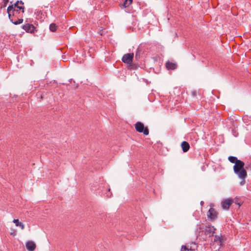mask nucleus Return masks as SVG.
I'll use <instances>...</instances> for the list:
<instances>
[{
  "mask_svg": "<svg viewBox=\"0 0 251 251\" xmlns=\"http://www.w3.org/2000/svg\"><path fill=\"white\" fill-rule=\"evenodd\" d=\"M135 128L137 131L140 133L143 132L145 135H148L149 133L148 128L145 127L144 124L140 122H138L135 124Z\"/></svg>",
  "mask_w": 251,
  "mask_h": 251,
  "instance_id": "7ed1b4c3",
  "label": "nucleus"
},
{
  "mask_svg": "<svg viewBox=\"0 0 251 251\" xmlns=\"http://www.w3.org/2000/svg\"><path fill=\"white\" fill-rule=\"evenodd\" d=\"M62 58H63V59H65V57H64L63 56H62Z\"/></svg>",
  "mask_w": 251,
  "mask_h": 251,
  "instance_id": "393cba45",
  "label": "nucleus"
},
{
  "mask_svg": "<svg viewBox=\"0 0 251 251\" xmlns=\"http://www.w3.org/2000/svg\"><path fill=\"white\" fill-rule=\"evenodd\" d=\"M215 241H218L219 243L221 244L222 241V239L221 237L218 235H216L215 237Z\"/></svg>",
  "mask_w": 251,
  "mask_h": 251,
  "instance_id": "f3484780",
  "label": "nucleus"
},
{
  "mask_svg": "<svg viewBox=\"0 0 251 251\" xmlns=\"http://www.w3.org/2000/svg\"><path fill=\"white\" fill-rule=\"evenodd\" d=\"M134 56L133 53H127L125 54L122 57V61L126 64H130L132 62Z\"/></svg>",
  "mask_w": 251,
  "mask_h": 251,
  "instance_id": "39448f33",
  "label": "nucleus"
},
{
  "mask_svg": "<svg viewBox=\"0 0 251 251\" xmlns=\"http://www.w3.org/2000/svg\"><path fill=\"white\" fill-rule=\"evenodd\" d=\"M22 28L26 32L29 33H33L35 29L34 26L32 24H26L22 25Z\"/></svg>",
  "mask_w": 251,
  "mask_h": 251,
  "instance_id": "423d86ee",
  "label": "nucleus"
},
{
  "mask_svg": "<svg viewBox=\"0 0 251 251\" xmlns=\"http://www.w3.org/2000/svg\"><path fill=\"white\" fill-rule=\"evenodd\" d=\"M245 164L241 160H238L233 166L234 173L240 179L244 180L247 176L246 171L244 169Z\"/></svg>",
  "mask_w": 251,
  "mask_h": 251,
  "instance_id": "f03ea898",
  "label": "nucleus"
},
{
  "mask_svg": "<svg viewBox=\"0 0 251 251\" xmlns=\"http://www.w3.org/2000/svg\"><path fill=\"white\" fill-rule=\"evenodd\" d=\"M192 94H193V95L195 96L196 94V92H193Z\"/></svg>",
  "mask_w": 251,
  "mask_h": 251,
  "instance_id": "4be33fe9",
  "label": "nucleus"
},
{
  "mask_svg": "<svg viewBox=\"0 0 251 251\" xmlns=\"http://www.w3.org/2000/svg\"><path fill=\"white\" fill-rule=\"evenodd\" d=\"M26 247L28 251H33L36 248V245L33 241H28L26 243Z\"/></svg>",
  "mask_w": 251,
  "mask_h": 251,
  "instance_id": "1a4fd4ad",
  "label": "nucleus"
},
{
  "mask_svg": "<svg viewBox=\"0 0 251 251\" xmlns=\"http://www.w3.org/2000/svg\"><path fill=\"white\" fill-rule=\"evenodd\" d=\"M19 3V0H17L15 3L11 5H9L8 6H12L13 8H16L17 6H18V4Z\"/></svg>",
  "mask_w": 251,
  "mask_h": 251,
  "instance_id": "6ab92c4d",
  "label": "nucleus"
},
{
  "mask_svg": "<svg viewBox=\"0 0 251 251\" xmlns=\"http://www.w3.org/2000/svg\"><path fill=\"white\" fill-rule=\"evenodd\" d=\"M16 8H13L12 6H8L7 9V12L10 21L14 25H17L21 24L23 20L20 18V14L23 13Z\"/></svg>",
  "mask_w": 251,
  "mask_h": 251,
  "instance_id": "f257e3e1",
  "label": "nucleus"
},
{
  "mask_svg": "<svg viewBox=\"0 0 251 251\" xmlns=\"http://www.w3.org/2000/svg\"><path fill=\"white\" fill-rule=\"evenodd\" d=\"M166 67L168 70H175L176 67V64L168 61L166 63Z\"/></svg>",
  "mask_w": 251,
  "mask_h": 251,
  "instance_id": "9d476101",
  "label": "nucleus"
},
{
  "mask_svg": "<svg viewBox=\"0 0 251 251\" xmlns=\"http://www.w3.org/2000/svg\"><path fill=\"white\" fill-rule=\"evenodd\" d=\"M9 1V0H2L1 3H0V9H2L5 8Z\"/></svg>",
  "mask_w": 251,
  "mask_h": 251,
  "instance_id": "2eb2a0df",
  "label": "nucleus"
},
{
  "mask_svg": "<svg viewBox=\"0 0 251 251\" xmlns=\"http://www.w3.org/2000/svg\"><path fill=\"white\" fill-rule=\"evenodd\" d=\"M228 160L232 163H236V162H237L238 160H239L236 157L233 156H230L228 158Z\"/></svg>",
  "mask_w": 251,
  "mask_h": 251,
  "instance_id": "4468645a",
  "label": "nucleus"
},
{
  "mask_svg": "<svg viewBox=\"0 0 251 251\" xmlns=\"http://www.w3.org/2000/svg\"><path fill=\"white\" fill-rule=\"evenodd\" d=\"M191 250L188 249L185 246H182L180 251H190Z\"/></svg>",
  "mask_w": 251,
  "mask_h": 251,
  "instance_id": "aec40b11",
  "label": "nucleus"
},
{
  "mask_svg": "<svg viewBox=\"0 0 251 251\" xmlns=\"http://www.w3.org/2000/svg\"><path fill=\"white\" fill-rule=\"evenodd\" d=\"M181 147L183 152H185L189 150L190 148V145L188 142L186 141H183L181 143Z\"/></svg>",
  "mask_w": 251,
  "mask_h": 251,
  "instance_id": "9b49d317",
  "label": "nucleus"
},
{
  "mask_svg": "<svg viewBox=\"0 0 251 251\" xmlns=\"http://www.w3.org/2000/svg\"><path fill=\"white\" fill-rule=\"evenodd\" d=\"M13 222L15 224L16 226L20 227L22 229H24V225L22 222H20L18 219H14Z\"/></svg>",
  "mask_w": 251,
  "mask_h": 251,
  "instance_id": "f8f14e48",
  "label": "nucleus"
},
{
  "mask_svg": "<svg viewBox=\"0 0 251 251\" xmlns=\"http://www.w3.org/2000/svg\"><path fill=\"white\" fill-rule=\"evenodd\" d=\"M202 203H203V201H201V204H202Z\"/></svg>",
  "mask_w": 251,
  "mask_h": 251,
  "instance_id": "b1692460",
  "label": "nucleus"
},
{
  "mask_svg": "<svg viewBox=\"0 0 251 251\" xmlns=\"http://www.w3.org/2000/svg\"><path fill=\"white\" fill-rule=\"evenodd\" d=\"M24 6V2L22 0H19L18 6Z\"/></svg>",
  "mask_w": 251,
  "mask_h": 251,
  "instance_id": "412c9836",
  "label": "nucleus"
},
{
  "mask_svg": "<svg viewBox=\"0 0 251 251\" xmlns=\"http://www.w3.org/2000/svg\"><path fill=\"white\" fill-rule=\"evenodd\" d=\"M233 202L232 199H226L221 202L222 208L225 210H227Z\"/></svg>",
  "mask_w": 251,
  "mask_h": 251,
  "instance_id": "0eeeda50",
  "label": "nucleus"
},
{
  "mask_svg": "<svg viewBox=\"0 0 251 251\" xmlns=\"http://www.w3.org/2000/svg\"><path fill=\"white\" fill-rule=\"evenodd\" d=\"M123 0V2L122 4V5L124 7H128L132 3V0Z\"/></svg>",
  "mask_w": 251,
  "mask_h": 251,
  "instance_id": "ddd939ff",
  "label": "nucleus"
},
{
  "mask_svg": "<svg viewBox=\"0 0 251 251\" xmlns=\"http://www.w3.org/2000/svg\"><path fill=\"white\" fill-rule=\"evenodd\" d=\"M215 230L216 228L214 227V226L209 225L206 226L204 229V232L206 235L210 237L214 236V234L215 232Z\"/></svg>",
  "mask_w": 251,
  "mask_h": 251,
  "instance_id": "20e7f679",
  "label": "nucleus"
},
{
  "mask_svg": "<svg viewBox=\"0 0 251 251\" xmlns=\"http://www.w3.org/2000/svg\"><path fill=\"white\" fill-rule=\"evenodd\" d=\"M99 33H100V35H102V32H101V31H100Z\"/></svg>",
  "mask_w": 251,
  "mask_h": 251,
  "instance_id": "5701e85b",
  "label": "nucleus"
},
{
  "mask_svg": "<svg viewBox=\"0 0 251 251\" xmlns=\"http://www.w3.org/2000/svg\"><path fill=\"white\" fill-rule=\"evenodd\" d=\"M16 9H19L18 10L20 12H22V13L24 12L25 7L24 6H17Z\"/></svg>",
  "mask_w": 251,
  "mask_h": 251,
  "instance_id": "a211bd4d",
  "label": "nucleus"
},
{
  "mask_svg": "<svg viewBox=\"0 0 251 251\" xmlns=\"http://www.w3.org/2000/svg\"><path fill=\"white\" fill-rule=\"evenodd\" d=\"M217 216V213L215 210L213 208H210L209 209L207 216L211 219L214 220L216 218Z\"/></svg>",
  "mask_w": 251,
  "mask_h": 251,
  "instance_id": "6e6552de",
  "label": "nucleus"
},
{
  "mask_svg": "<svg viewBox=\"0 0 251 251\" xmlns=\"http://www.w3.org/2000/svg\"><path fill=\"white\" fill-rule=\"evenodd\" d=\"M57 29V26L55 24H51L50 25V30L52 32H54Z\"/></svg>",
  "mask_w": 251,
  "mask_h": 251,
  "instance_id": "dca6fc26",
  "label": "nucleus"
}]
</instances>
